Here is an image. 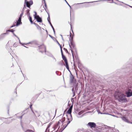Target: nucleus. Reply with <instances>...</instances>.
<instances>
[{
  "label": "nucleus",
  "instance_id": "obj_45",
  "mask_svg": "<svg viewBox=\"0 0 132 132\" xmlns=\"http://www.w3.org/2000/svg\"><path fill=\"white\" fill-rule=\"evenodd\" d=\"M61 52L62 55H64L63 54V52L62 49H61Z\"/></svg>",
  "mask_w": 132,
  "mask_h": 132
},
{
  "label": "nucleus",
  "instance_id": "obj_5",
  "mask_svg": "<svg viewBox=\"0 0 132 132\" xmlns=\"http://www.w3.org/2000/svg\"><path fill=\"white\" fill-rule=\"evenodd\" d=\"M69 40L70 42L71 45L74 49H75V44L73 40V38L71 39H69Z\"/></svg>",
  "mask_w": 132,
  "mask_h": 132
},
{
  "label": "nucleus",
  "instance_id": "obj_1",
  "mask_svg": "<svg viewBox=\"0 0 132 132\" xmlns=\"http://www.w3.org/2000/svg\"><path fill=\"white\" fill-rule=\"evenodd\" d=\"M115 98L121 102H123L127 101L126 96L122 93L118 91L115 92L114 95Z\"/></svg>",
  "mask_w": 132,
  "mask_h": 132
},
{
  "label": "nucleus",
  "instance_id": "obj_25",
  "mask_svg": "<svg viewBox=\"0 0 132 132\" xmlns=\"http://www.w3.org/2000/svg\"><path fill=\"white\" fill-rule=\"evenodd\" d=\"M52 124V123H51V122H50L49 123V124L48 125V126L47 128L46 129V131L48 130V129L50 127V126H51V125Z\"/></svg>",
  "mask_w": 132,
  "mask_h": 132
},
{
  "label": "nucleus",
  "instance_id": "obj_54",
  "mask_svg": "<svg viewBox=\"0 0 132 132\" xmlns=\"http://www.w3.org/2000/svg\"><path fill=\"white\" fill-rule=\"evenodd\" d=\"M56 75H59V74H58V73H57V71H56Z\"/></svg>",
  "mask_w": 132,
  "mask_h": 132
},
{
  "label": "nucleus",
  "instance_id": "obj_30",
  "mask_svg": "<svg viewBox=\"0 0 132 132\" xmlns=\"http://www.w3.org/2000/svg\"><path fill=\"white\" fill-rule=\"evenodd\" d=\"M87 7V6L86 5H82V6H79L78 7V8H81V7Z\"/></svg>",
  "mask_w": 132,
  "mask_h": 132
},
{
  "label": "nucleus",
  "instance_id": "obj_43",
  "mask_svg": "<svg viewBox=\"0 0 132 132\" xmlns=\"http://www.w3.org/2000/svg\"><path fill=\"white\" fill-rule=\"evenodd\" d=\"M15 24H13L12 26H11V27H10V28H12L13 27H15Z\"/></svg>",
  "mask_w": 132,
  "mask_h": 132
},
{
  "label": "nucleus",
  "instance_id": "obj_51",
  "mask_svg": "<svg viewBox=\"0 0 132 132\" xmlns=\"http://www.w3.org/2000/svg\"><path fill=\"white\" fill-rule=\"evenodd\" d=\"M49 36L52 38L53 39L54 38V37H52V36L51 35H49Z\"/></svg>",
  "mask_w": 132,
  "mask_h": 132
},
{
  "label": "nucleus",
  "instance_id": "obj_21",
  "mask_svg": "<svg viewBox=\"0 0 132 132\" xmlns=\"http://www.w3.org/2000/svg\"><path fill=\"white\" fill-rule=\"evenodd\" d=\"M65 120V118L64 117H63L61 119L59 120V121H61L62 123L63 124V122H64Z\"/></svg>",
  "mask_w": 132,
  "mask_h": 132
},
{
  "label": "nucleus",
  "instance_id": "obj_42",
  "mask_svg": "<svg viewBox=\"0 0 132 132\" xmlns=\"http://www.w3.org/2000/svg\"><path fill=\"white\" fill-rule=\"evenodd\" d=\"M32 104H31V105H30V108H31V110L32 111V112L33 113H34V111H33V110H32V109H31V107L32 106Z\"/></svg>",
  "mask_w": 132,
  "mask_h": 132
},
{
  "label": "nucleus",
  "instance_id": "obj_12",
  "mask_svg": "<svg viewBox=\"0 0 132 132\" xmlns=\"http://www.w3.org/2000/svg\"><path fill=\"white\" fill-rule=\"evenodd\" d=\"M59 123L60 122L59 121L57 123H56L55 125H54L53 127V128L54 129V130H55L58 127Z\"/></svg>",
  "mask_w": 132,
  "mask_h": 132
},
{
  "label": "nucleus",
  "instance_id": "obj_15",
  "mask_svg": "<svg viewBox=\"0 0 132 132\" xmlns=\"http://www.w3.org/2000/svg\"><path fill=\"white\" fill-rule=\"evenodd\" d=\"M63 59L64 61L65 62H68L67 59L65 56L64 55H62Z\"/></svg>",
  "mask_w": 132,
  "mask_h": 132
},
{
  "label": "nucleus",
  "instance_id": "obj_34",
  "mask_svg": "<svg viewBox=\"0 0 132 132\" xmlns=\"http://www.w3.org/2000/svg\"><path fill=\"white\" fill-rule=\"evenodd\" d=\"M65 1V2H66V3H67V4L69 6V7H70V9H72V8L71 7V6L69 5V4L67 2V1H66V0H64Z\"/></svg>",
  "mask_w": 132,
  "mask_h": 132
},
{
  "label": "nucleus",
  "instance_id": "obj_18",
  "mask_svg": "<svg viewBox=\"0 0 132 132\" xmlns=\"http://www.w3.org/2000/svg\"><path fill=\"white\" fill-rule=\"evenodd\" d=\"M23 13L24 12L21 11V13L20 14V16L19 18V21H20V19H21V17L23 14Z\"/></svg>",
  "mask_w": 132,
  "mask_h": 132
},
{
  "label": "nucleus",
  "instance_id": "obj_60",
  "mask_svg": "<svg viewBox=\"0 0 132 132\" xmlns=\"http://www.w3.org/2000/svg\"><path fill=\"white\" fill-rule=\"evenodd\" d=\"M111 115L113 116H114V117H117V116H114V115Z\"/></svg>",
  "mask_w": 132,
  "mask_h": 132
},
{
  "label": "nucleus",
  "instance_id": "obj_55",
  "mask_svg": "<svg viewBox=\"0 0 132 132\" xmlns=\"http://www.w3.org/2000/svg\"><path fill=\"white\" fill-rule=\"evenodd\" d=\"M53 57V58L54 59V60H55V61H56V59H55V58L54 57Z\"/></svg>",
  "mask_w": 132,
  "mask_h": 132
},
{
  "label": "nucleus",
  "instance_id": "obj_7",
  "mask_svg": "<svg viewBox=\"0 0 132 132\" xmlns=\"http://www.w3.org/2000/svg\"><path fill=\"white\" fill-rule=\"evenodd\" d=\"M70 83H72L74 79V76L71 74V72H70Z\"/></svg>",
  "mask_w": 132,
  "mask_h": 132
},
{
  "label": "nucleus",
  "instance_id": "obj_64",
  "mask_svg": "<svg viewBox=\"0 0 132 132\" xmlns=\"http://www.w3.org/2000/svg\"><path fill=\"white\" fill-rule=\"evenodd\" d=\"M71 53H72V54H73V50L71 51Z\"/></svg>",
  "mask_w": 132,
  "mask_h": 132
},
{
  "label": "nucleus",
  "instance_id": "obj_39",
  "mask_svg": "<svg viewBox=\"0 0 132 132\" xmlns=\"http://www.w3.org/2000/svg\"><path fill=\"white\" fill-rule=\"evenodd\" d=\"M13 46L14 47H16L17 46V45L16 43H14L13 45Z\"/></svg>",
  "mask_w": 132,
  "mask_h": 132
},
{
  "label": "nucleus",
  "instance_id": "obj_17",
  "mask_svg": "<svg viewBox=\"0 0 132 132\" xmlns=\"http://www.w3.org/2000/svg\"><path fill=\"white\" fill-rule=\"evenodd\" d=\"M65 66L66 68L67 69V70H68L69 71V72H70V70L69 69V65H68V62H65Z\"/></svg>",
  "mask_w": 132,
  "mask_h": 132
},
{
  "label": "nucleus",
  "instance_id": "obj_53",
  "mask_svg": "<svg viewBox=\"0 0 132 132\" xmlns=\"http://www.w3.org/2000/svg\"><path fill=\"white\" fill-rule=\"evenodd\" d=\"M56 42L57 43H58L59 45H60V44H59V43L58 41L57 40H56Z\"/></svg>",
  "mask_w": 132,
  "mask_h": 132
},
{
  "label": "nucleus",
  "instance_id": "obj_36",
  "mask_svg": "<svg viewBox=\"0 0 132 132\" xmlns=\"http://www.w3.org/2000/svg\"><path fill=\"white\" fill-rule=\"evenodd\" d=\"M63 50L65 51V52L67 53H68V51L67 49L64 48H63Z\"/></svg>",
  "mask_w": 132,
  "mask_h": 132
},
{
  "label": "nucleus",
  "instance_id": "obj_11",
  "mask_svg": "<svg viewBox=\"0 0 132 132\" xmlns=\"http://www.w3.org/2000/svg\"><path fill=\"white\" fill-rule=\"evenodd\" d=\"M45 11H46V12H47V14H48V17L47 18V20H48V22H49V23L50 24V23H51L50 22V17L49 13L48 12H47V11L45 9Z\"/></svg>",
  "mask_w": 132,
  "mask_h": 132
},
{
  "label": "nucleus",
  "instance_id": "obj_9",
  "mask_svg": "<svg viewBox=\"0 0 132 132\" xmlns=\"http://www.w3.org/2000/svg\"><path fill=\"white\" fill-rule=\"evenodd\" d=\"M24 3L25 4H26V3H27L28 4L30 5H32L33 3V2L32 0H30L29 1H27V0H25Z\"/></svg>",
  "mask_w": 132,
  "mask_h": 132
},
{
  "label": "nucleus",
  "instance_id": "obj_13",
  "mask_svg": "<svg viewBox=\"0 0 132 132\" xmlns=\"http://www.w3.org/2000/svg\"><path fill=\"white\" fill-rule=\"evenodd\" d=\"M22 24V22H21V19H20V21H19V19L18 20L16 21V26H18L20 24Z\"/></svg>",
  "mask_w": 132,
  "mask_h": 132
},
{
  "label": "nucleus",
  "instance_id": "obj_32",
  "mask_svg": "<svg viewBox=\"0 0 132 132\" xmlns=\"http://www.w3.org/2000/svg\"><path fill=\"white\" fill-rule=\"evenodd\" d=\"M19 43H20V44H21L22 45H23L24 44H25V45H26L27 44H28L29 43H31V42H29V43H27V44H25V43H21L20 42V40L19 39Z\"/></svg>",
  "mask_w": 132,
  "mask_h": 132
},
{
  "label": "nucleus",
  "instance_id": "obj_31",
  "mask_svg": "<svg viewBox=\"0 0 132 132\" xmlns=\"http://www.w3.org/2000/svg\"><path fill=\"white\" fill-rule=\"evenodd\" d=\"M43 1L44 2V4L45 6L46 9H47V5H46V3L45 1V0H43Z\"/></svg>",
  "mask_w": 132,
  "mask_h": 132
},
{
  "label": "nucleus",
  "instance_id": "obj_19",
  "mask_svg": "<svg viewBox=\"0 0 132 132\" xmlns=\"http://www.w3.org/2000/svg\"><path fill=\"white\" fill-rule=\"evenodd\" d=\"M30 10L29 9H27L26 11V14L28 16H30V13H29Z\"/></svg>",
  "mask_w": 132,
  "mask_h": 132
},
{
  "label": "nucleus",
  "instance_id": "obj_62",
  "mask_svg": "<svg viewBox=\"0 0 132 132\" xmlns=\"http://www.w3.org/2000/svg\"><path fill=\"white\" fill-rule=\"evenodd\" d=\"M61 36L62 37V39L63 40V37H62V35H61Z\"/></svg>",
  "mask_w": 132,
  "mask_h": 132
},
{
  "label": "nucleus",
  "instance_id": "obj_6",
  "mask_svg": "<svg viewBox=\"0 0 132 132\" xmlns=\"http://www.w3.org/2000/svg\"><path fill=\"white\" fill-rule=\"evenodd\" d=\"M88 125L91 128H95L96 126V124L93 122H89L88 123Z\"/></svg>",
  "mask_w": 132,
  "mask_h": 132
},
{
  "label": "nucleus",
  "instance_id": "obj_20",
  "mask_svg": "<svg viewBox=\"0 0 132 132\" xmlns=\"http://www.w3.org/2000/svg\"><path fill=\"white\" fill-rule=\"evenodd\" d=\"M98 1H93L92 2H84L83 3H77V4H74V5H77V4H81L83 3H93L95 2H97Z\"/></svg>",
  "mask_w": 132,
  "mask_h": 132
},
{
  "label": "nucleus",
  "instance_id": "obj_35",
  "mask_svg": "<svg viewBox=\"0 0 132 132\" xmlns=\"http://www.w3.org/2000/svg\"><path fill=\"white\" fill-rule=\"evenodd\" d=\"M26 5L29 8V9H30V6L31 5H28L27 3H26Z\"/></svg>",
  "mask_w": 132,
  "mask_h": 132
},
{
  "label": "nucleus",
  "instance_id": "obj_50",
  "mask_svg": "<svg viewBox=\"0 0 132 132\" xmlns=\"http://www.w3.org/2000/svg\"><path fill=\"white\" fill-rule=\"evenodd\" d=\"M70 121H69L67 123V125L66 126H67V125L70 123Z\"/></svg>",
  "mask_w": 132,
  "mask_h": 132
},
{
  "label": "nucleus",
  "instance_id": "obj_14",
  "mask_svg": "<svg viewBox=\"0 0 132 132\" xmlns=\"http://www.w3.org/2000/svg\"><path fill=\"white\" fill-rule=\"evenodd\" d=\"M63 59L64 61L65 62H68L67 59L65 56L64 55H62Z\"/></svg>",
  "mask_w": 132,
  "mask_h": 132
},
{
  "label": "nucleus",
  "instance_id": "obj_8",
  "mask_svg": "<svg viewBox=\"0 0 132 132\" xmlns=\"http://www.w3.org/2000/svg\"><path fill=\"white\" fill-rule=\"evenodd\" d=\"M122 120L125 122L128 123H130V122L125 117H121Z\"/></svg>",
  "mask_w": 132,
  "mask_h": 132
},
{
  "label": "nucleus",
  "instance_id": "obj_41",
  "mask_svg": "<svg viewBox=\"0 0 132 132\" xmlns=\"http://www.w3.org/2000/svg\"><path fill=\"white\" fill-rule=\"evenodd\" d=\"M98 113H100L101 114H107V113H101L100 111H98Z\"/></svg>",
  "mask_w": 132,
  "mask_h": 132
},
{
  "label": "nucleus",
  "instance_id": "obj_57",
  "mask_svg": "<svg viewBox=\"0 0 132 132\" xmlns=\"http://www.w3.org/2000/svg\"><path fill=\"white\" fill-rule=\"evenodd\" d=\"M23 116V115H22V116H21L20 117V118L21 119L22 118V117Z\"/></svg>",
  "mask_w": 132,
  "mask_h": 132
},
{
  "label": "nucleus",
  "instance_id": "obj_10",
  "mask_svg": "<svg viewBox=\"0 0 132 132\" xmlns=\"http://www.w3.org/2000/svg\"><path fill=\"white\" fill-rule=\"evenodd\" d=\"M72 112V110H70V109H68V110L67 111V113H68L69 114V116H70L71 117V118L70 119V120H71V121L72 120V117L71 114V113Z\"/></svg>",
  "mask_w": 132,
  "mask_h": 132
},
{
  "label": "nucleus",
  "instance_id": "obj_61",
  "mask_svg": "<svg viewBox=\"0 0 132 132\" xmlns=\"http://www.w3.org/2000/svg\"><path fill=\"white\" fill-rule=\"evenodd\" d=\"M69 24H70V26H71V23L70 22V23H69Z\"/></svg>",
  "mask_w": 132,
  "mask_h": 132
},
{
  "label": "nucleus",
  "instance_id": "obj_56",
  "mask_svg": "<svg viewBox=\"0 0 132 132\" xmlns=\"http://www.w3.org/2000/svg\"><path fill=\"white\" fill-rule=\"evenodd\" d=\"M72 56L73 59H74V55H73V54H72Z\"/></svg>",
  "mask_w": 132,
  "mask_h": 132
},
{
  "label": "nucleus",
  "instance_id": "obj_29",
  "mask_svg": "<svg viewBox=\"0 0 132 132\" xmlns=\"http://www.w3.org/2000/svg\"><path fill=\"white\" fill-rule=\"evenodd\" d=\"M25 4H26L24 3V7L21 11H23V12H24V10L26 9V6Z\"/></svg>",
  "mask_w": 132,
  "mask_h": 132
},
{
  "label": "nucleus",
  "instance_id": "obj_48",
  "mask_svg": "<svg viewBox=\"0 0 132 132\" xmlns=\"http://www.w3.org/2000/svg\"><path fill=\"white\" fill-rule=\"evenodd\" d=\"M82 114V112H78V115H80L81 114Z\"/></svg>",
  "mask_w": 132,
  "mask_h": 132
},
{
  "label": "nucleus",
  "instance_id": "obj_52",
  "mask_svg": "<svg viewBox=\"0 0 132 132\" xmlns=\"http://www.w3.org/2000/svg\"><path fill=\"white\" fill-rule=\"evenodd\" d=\"M4 35H6V34H8V33H7V32H6V33H3Z\"/></svg>",
  "mask_w": 132,
  "mask_h": 132
},
{
  "label": "nucleus",
  "instance_id": "obj_3",
  "mask_svg": "<svg viewBox=\"0 0 132 132\" xmlns=\"http://www.w3.org/2000/svg\"><path fill=\"white\" fill-rule=\"evenodd\" d=\"M125 94L127 97H130L132 96V90L131 89L128 88L125 91Z\"/></svg>",
  "mask_w": 132,
  "mask_h": 132
},
{
  "label": "nucleus",
  "instance_id": "obj_23",
  "mask_svg": "<svg viewBox=\"0 0 132 132\" xmlns=\"http://www.w3.org/2000/svg\"><path fill=\"white\" fill-rule=\"evenodd\" d=\"M33 24L36 26L38 29H39V28L40 29L41 28L38 25L36 24L35 22H34Z\"/></svg>",
  "mask_w": 132,
  "mask_h": 132
},
{
  "label": "nucleus",
  "instance_id": "obj_47",
  "mask_svg": "<svg viewBox=\"0 0 132 132\" xmlns=\"http://www.w3.org/2000/svg\"><path fill=\"white\" fill-rule=\"evenodd\" d=\"M70 37L71 38L70 39H71L72 37L73 38V37H72L71 36V34L70 32Z\"/></svg>",
  "mask_w": 132,
  "mask_h": 132
},
{
  "label": "nucleus",
  "instance_id": "obj_22",
  "mask_svg": "<svg viewBox=\"0 0 132 132\" xmlns=\"http://www.w3.org/2000/svg\"><path fill=\"white\" fill-rule=\"evenodd\" d=\"M5 37L3 34H2L0 35V40L2 39Z\"/></svg>",
  "mask_w": 132,
  "mask_h": 132
},
{
  "label": "nucleus",
  "instance_id": "obj_16",
  "mask_svg": "<svg viewBox=\"0 0 132 132\" xmlns=\"http://www.w3.org/2000/svg\"><path fill=\"white\" fill-rule=\"evenodd\" d=\"M63 124H62L61 126V127L60 128V130L61 131V132H62L64 129L67 127L66 126L64 127V125H62Z\"/></svg>",
  "mask_w": 132,
  "mask_h": 132
},
{
  "label": "nucleus",
  "instance_id": "obj_33",
  "mask_svg": "<svg viewBox=\"0 0 132 132\" xmlns=\"http://www.w3.org/2000/svg\"><path fill=\"white\" fill-rule=\"evenodd\" d=\"M77 85L76 84L75 85V86H74V88H75V90H78V88H77Z\"/></svg>",
  "mask_w": 132,
  "mask_h": 132
},
{
  "label": "nucleus",
  "instance_id": "obj_46",
  "mask_svg": "<svg viewBox=\"0 0 132 132\" xmlns=\"http://www.w3.org/2000/svg\"><path fill=\"white\" fill-rule=\"evenodd\" d=\"M61 52L62 55H64L63 54V52L62 49H61Z\"/></svg>",
  "mask_w": 132,
  "mask_h": 132
},
{
  "label": "nucleus",
  "instance_id": "obj_38",
  "mask_svg": "<svg viewBox=\"0 0 132 132\" xmlns=\"http://www.w3.org/2000/svg\"><path fill=\"white\" fill-rule=\"evenodd\" d=\"M72 91L73 93V96H74L75 95V92L74 91V88H73L72 89Z\"/></svg>",
  "mask_w": 132,
  "mask_h": 132
},
{
  "label": "nucleus",
  "instance_id": "obj_26",
  "mask_svg": "<svg viewBox=\"0 0 132 132\" xmlns=\"http://www.w3.org/2000/svg\"><path fill=\"white\" fill-rule=\"evenodd\" d=\"M24 132H34V131L31 130L27 129Z\"/></svg>",
  "mask_w": 132,
  "mask_h": 132
},
{
  "label": "nucleus",
  "instance_id": "obj_49",
  "mask_svg": "<svg viewBox=\"0 0 132 132\" xmlns=\"http://www.w3.org/2000/svg\"><path fill=\"white\" fill-rule=\"evenodd\" d=\"M69 47H70V50H71V51H72V49L71 48V46L70 45V44L69 43Z\"/></svg>",
  "mask_w": 132,
  "mask_h": 132
},
{
  "label": "nucleus",
  "instance_id": "obj_59",
  "mask_svg": "<svg viewBox=\"0 0 132 132\" xmlns=\"http://www.w3.org/2000/svg\"><path fill=\"white\" fill-rule=\"evenodd\" d=\"M15 93H16V94L17 93H16V89H15Z\"/></svg>",
  "mask_w": 132,
  "mask_h": 132
},
{
  "label": "nucleus",
  "instance_id": "obj_2",
  "mask_svg": "<svg viewBox=\"0 0 132 132\" xmlns=\"http://www.w3.org/2000/svg\"><path fill=\"white\" fill-rule=\"evenodd\" d=\"M39 52L43 53L44 52L47 55L49 56H51L52 55L48 52L46 51V48L44 45H42L38 47Z\"/></svg>",
  "mask_w": 132,
  "mask_h": 132
},
{
  "label": "nucleus",
  "instance_id": "obj_40",
  "mask_svg": "<svg viewBox=\"0 0 132 132\" xmlns=\"http://www.w3.org/2000/svg\"><path fill=\"white\" fill-rule=\"evenodd\" d=\"M121 2V3H123V4H125V5H128V6H129L130 7H131L132 8V6H130V5H127V4H126L125 3H124L123 2Z\"/></svg>",
  "mask_w": 132,
  "mask_h": 132
},
{
  "label": "nucleus",
  "instance_id": "obj_24",
  "mask_svg": "<svg viewBox=\"0 0 132 132\" xmlns=\"http://www.w3.org/2000/svg\"><path fill=\"white\" fill-rule=\"evenodd\" d=\"M29 16V21H30V22H31V24H32V23L33 24V23L34 22H33L32 20V19L31 17V16Z\"/></svg>",
  "mask_w": 132,
  "mask_h": 132
},
{
  "label": "nucleus",
  "instance_id": "obj_28",
  "mask_svg": "<svg viewBox=\"0 0 132 132\" xmlns=\"http://www.w3.org/2000/svg\"><path fill=\"white\" fill-rule=\"evenodd\" d=\"M14 30H13V29H11V30H6V32H12L13 33L14 32Z\"/></svg>",
  "mask_w": 132,
  "mask_h": 132
},
{
  "label": "nucleus",
  "instance_id": "obj_63",
  "mask_svg": "<svg viewBox=\"0 0 132 132\" xmlns=\"http://www.w3.org/2000/svg\"><path fill=\"white\" fill-rule=\"evenodd\" d=\"M35 15H36V14H37V13H36V12H35Z\"/></svg>",
  "mask_w": 132,
  "mask_h": 132
},
{
  "label": "nucleus",
  "instance_id": "obj_58",
  "mask_svg": "<svg viewBox=\"0 0 132 132\" xmlns=\"http://www.w3.org/2000/svg\"><path fill=\"white\" fill-rule=\"evenodd\" d=\"M21 73H22V74L23 75V77H24V75H23V73H22V71H21Z\"/></svg>",
  "mask_w": 132,
  "mask_h": 132
},
{
  "label": "nucleus",
  "instance_id": "obj_27",
  "mask_svg": "<svg viewBox=\"0 0 132 132\" xmlns=\"http://www.w3.org/2000/svg\"><path fill=\"white\" fill-rule=\"evenodd\" d=\"M50 25H51V27L52 28V29H53V31L54 34H55V31L54 29V28L53 25H52V24H51V23H50Z\"/></svg>",
  "mask_w": 132,
  "mask_h": 132
},
{
  "label": "nucleus",
  "instance_id": "obj_44",
  "mask_svg": "<svg viewBox=\"0 0 132 132\" xmlns=\"http://www.w3.org/2000/svg\"><path fill=\"white\" fill-rule=\"evenodd\" d=\"M72 105L70 107V108H69V109H70L72 110Z\"/></svg>",
  "mask_w": 132,
  "mask_h": 132
},
{
  "label": "nucleus",
  "instance_id": "obj_4",
  "mask_svg": "<svg viewBox=\"0 0 132 132\" xmlns=\"http://www.w3.org/2000/svg\"><path fill=\"white\" fill-rule=\"evenodd\" d=\"M35 19H36L37 22H41L42 21V19L38 15H36L34 16Z\"/></svg>",
  "mask_w": 132,
  "mask_h": 132
},
{
  "label": "nucleus",
  "instance_id": "obj_37",
  "mask_svg": "<svg viewBox=\"0 0 132 132\" xmlns=\"http://www.w3.org/2000/svg\"><path fill=\"white\" fill-rule=\"evenodd\" d=\"M13 34L14 35L15 37H16L19 40V38L17 36H16L14 33V32H13Z\"/></svg>",
  "mask_w": 132,
  "mask_h": 132
}]
</instances>
